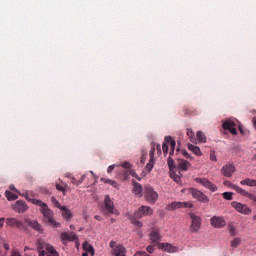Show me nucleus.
Segmentation results:
<instances>
[{"mask_svg": "<svg viewBox=\"0 0 256 256\" xmlns=\"http://www.w3.org/2000/svg\"><path fill=\"white\" fill-rule=\"evenodd\" d=\"M195 181L202 185V187H205V189H209L212 193L217 191V185L213 184V182L209 181L207 178H196Z\"/></svg>", "mask_w": 256, "mask_h": 256, "instance_id": "obj_9", "label": "nucleus"}, {"mask_svg": "<svg viewBox=\"0 0 256 256\" xmlns=\"http://www.w3.org/2000/svg\"><path fill=\"white\" fill-rule=\"evenodd\" d=\"M181 153L183 157H185L186 159H190V161H193V156H191L190 153L187 152V150H182Z\"/></svg>", "mask_w": 256, "mask_h": 256, "instance_id": "obj_40", "label": "nucleus"}, {"mask_svg": "<svg viewBox=\"0 0 256 256\" xmlns=\"http://www.w3.org/2000/svg\"><path fill=\"white\" fill-rule=\"evenodd\" d=\"M141 163H142V164L145 163V156H142V157H141Z\"/></svg>", "mask_w": 256, "mask_h": 256, "instance_id": "obj_59", "label": "nucleus"}, {"mask_svg": "<svg viewBox=\"0 0 256 256\" xmlns=\"http://www.w3.org/2000/svg\"><path fill=\"white\" fill-rule=\"evenodd\" d=\"M210 161L217 162V156L215 155V151L210 152Z\"/></svg>", "mask_w": 256, "mask_h": 256, "instance_id": "obj_48", "label": "nucleus"}, {"mask_svg": "<svg viewBox=\"0 0 256 256\" xmlns=\"http://www.w3.org/2000/svg\"><path fill=\"white\" fill-rule=\"evenodd\" d=\"M61 241H77V235L75 233L71 232L70 234L67 232H63L60 235Z\"/></svg>", "mask_w": 256, "mask_h": 256, "instance_id": "obj_19", "label": "nucleus"}, {"mask_svg": "<svg viewBox=\"0 0 256 256\" xmlns=\"http://www.w3.org/2000/svg\"><path fill=\"white\" fill-rule=\"evenodd\" d=\"M186 111V115H193V111H191L190 109H185Z\"/></svg>", "mask_w": 256, "mask_h": 256, "instance_id": "obj_57", "label": "nucleus"}, {"mask_svg": "<svg viewBox=\"0 0 256 256\" xmlns=\"http://www.w3.org/2000/svg\"><path fill=\"white\" fill-rule=\"evenodd\" d=\"M196 139L197 143H207V136H205V133H203V131H198L196 133Z\"/></svg>", "mask_w": 256, "mask_h": 256, "instance_id": "obj_25", "label": "nucleus"}, {"mask_svg": "<svg viewBox=\"0 0 256 256\" xmlns=\"http://www.w3.org/2000/svg\"><path fill=\"white\" fill-rule=\"evenodd\" d=\"M188 193L192 195L193 199L199 201V203H209V197L205 195L201 190H197L196 188H190Z\"/></svg>", "mask_w": 256, "mask_h": 256, "instance_id": "obj_5", "label": "nucleus"}, {"mask_svg": "<svg viewBox=\"0 0 256 256\" xmlns=\"http://www.w3.org/2000/svg\"><path fill=\"white\" fill-rule=\"evenodd\" d=\"M114 170H115V165H110V166L107 168V173H113Z\"/></svg>", "mask_w": 256, "mask_h": 256, "instance_id": "obj_51", "label": "nucleus"}, {"mask_svg": "<svg viewBox=\"0 0 256 256\" xmlns=\"http://www.w3.org/2000/svg\"><path fill=\"white\" fill-rule=\"evenodd\" d=\"M133 215L136 219H143V217L153 215V208L149 206H141L133 213Z\"/></svg>", "mask_w": 256, "mask_h": 256, "instance_id": "obj_6", "label": "nucleus"}, {"mask_svg": "<svg viewBox=\"0 0 256 256\" xmlns=\"http://www.w3.org/2000/svg\"><path fill=\"white\" fill-rule=\"evenodd\" d=\"M85 175H82L81 178L78 180V184L81 185V183H83V181H85Z\"/></svg>", "mask_w": 256, "mask_h": 256, "instance_id": "obj_53", "label": "nucleus"}, {"mask_svg": "<svg viewBox=\"0 0 256 256\" xmlns=\"http://www.w3.org/2000/svg\"><path fill=\"white\" fill-rule=\"evenodd\" d=\"M24 224L26 225V227H31L32 229H34V231H37L38 233H43V226L37 221L25 219Z\"/></svg>", "mask_w": 256, "mask_h": 256, "instance_id": "obj_13", "label": "nucleus"}, {"mask_svg": "<svg viewBox=\"0 0 256 256\" xmlns=\"http://www.w3.org/2000/svg\"><path fill=\"white\" fill-rule=\"evenodd\" d=\"M5 225V218H0V229Z\"/></svg>", "mask_w": 256, "mask_h": 256, "instance_id": "obj_54", "label": "nucleus"}, {"mask_svg": "<svg viewBox=\"0 0 256 256\" xmlns=\"http://www.w3.org/2000/svg\"><path fill=\"white\" fill-rule=\"evenodd\" d=\"M228 231L230 232V234L232 235V236H235L236 235V230H235V226H233V225H229L228 226Z\"/></svg>", "mask_w": 256, "mask_h": 256, "instance_id": "obj_45", "label": "nucleus"}, {"mask_svg": "<svg viewBox=\"0 0 256 256\" xmlns=\"http://www.w3.org/2000/svg\"><path fill=\"white\" fill-rule=\"evenodd\" d=\"M56 189L57 191H62V193L65 195V191H67V184L63 182H61V184L56 183Z\"/></svg>", "mask_w": 256, "mask_h": 256, "instance_id": "obj_33", "label": "nucleus"}, {"mask_svg": "<svg viewBox=\"0 0 256 256\" xmlns=\"http://www.w3.org/2000/svg\"><path fill=\"white\" fill-rule=\"evenodd\" d=\"M221 173L224 177H233V173H235V166L233 164H226L222 167Z\"/></svg>", "mask_w": 256, "mask_h": 256, "instance_id": "obj_15", "label": "nucleus"}, {"mask_svg": "<svg viewBox=\"0 0 256 256\" xmlns=\"http://www.w3.org/2000/svg\"><path fill=\"white\" fill-rule=\"evenodd\" d=\"M147 175V170H144L142 173H141V177H145Z\"/></svg>", "mask_w": 256, "mask_h": 256, "instance_id": "obj_58", "label": "nucleus"}, {"mask_svg": "<svg viewBox=\"0 0 256 256\" xmlns=\"http://www.w3.org/2000/svg\"><path fill=\"white\" fill-rule=\"evenodd\" d=\"M242 185H247L248 187H256V180L246 178L240 181Z\"/></svg>", "mask_w": 256, "mask_h": 256, "instance_id": "obj_28", "label": "nucleus"}, {"mask_svg": "<svg viewBox=\"0 0 256 256\" xmlns=\"http://www.w3.org/2000/svg\"><path fill=\"white\" fill-rule=\"evenodd\" d=\"M150 161H154L155 159V147H152L149 152Z\"/></svg>", "mask_w": 256, "mask_h": 256, "instance_id": "obj_44", "label": "nucleus"}, {"mask_svg": "<svg viewBox=\"0 0 256 256\" xmlns=\"http://www.w3.org/2000/svg\"><path fill=\"white\" fill-rule=\"evenodd\" d=\"M167 163H168V167H169L170 171H173V169H175V160H173L171 158V154H169V157L167 159Z\"/></svg>", "mask_w": 256, "mask_h": 256, "instance_id": "obj_35", "label": "nucleus"}, {"mask_svg": "<svg viewBox=\"0 0 256 256\" xmlns=\"http://www.w3.org/2000/svg\"><path fill=\"white\" fill-rule=\"evenodd\" d=\"M82 256H89V254H87V252L83 253Z\"/></svg>", "mask_w": 256, "mask_h": 256, "instance_id": "obj_60", "label": "nucleus"}, {"mask_svg": "<svg viewBox=\"0 0 256 256\" xmlns=\"http://www.w3.org/2000/svg\"><path fill=\"white\" fill-rule=\"evenodd\" d=\"M254 219H256V216H254Z\"/></svg>", "mask_w": 256, "mask_h": 256, "instance_id": "obj_64", "label": "nucleus"}, {"mask_svg": "<svg viewBox=\"0 0 256 256\" xmlns=\"http://www.w3.org/2000/svg\"><path fill=\"white\" fill-rule=\"evenodd\" d=\"M94 219H96V221H102L103 220V218L100 215L94 216Z\"/></svg>", "mask_w": 256, "mask_h": 256, "instance_id": "obj_56", "label": "nucleus"}, {"mask_svg": "<svg viewBox=\"0 0 256 256\" xmlns=\"http://www.w3.org/2000/svg\"><path fill=\"white\" fill-rule=\"evenodd\" d=\"M223 129L229 131L232 135H237V129H235V122L227 120L222 124Z\"/></svg>", "mask_w": 256, "mask_h": 256, "instance_id": "obj_16", "label": "nucleus"}, {"mask_svg": "<svg viewBox=\"0 0 256 256\" xmlns=\"http://www.w3.org/2000/svg\"><path fill=\"white\" fill-rule=\"evenodd\" d=\"M187 135H188L189 140L191 141V143L197 144V137L195 136V132H193V129L188 128L187 129Z\"/></svg>", "mask_w": 256, "mask_h": 256, "instance_id": "obj_27", "label": "nucleus"}, {"mask_svg": "<svg viewBox=\"0 0 256 256\" xmlns=\"http://www.w3.org/2000/svg\"><path fill=\"white\" fill-rule=\"evenodd\" d=\"M6 225H8V227H17V229H19L23 226V222L17 220V218H7Z\"/></svg>", "mask_w": 256, "mask_h": 256, "instance_id": "obj_18", "label": "nucleus"}, {"mask_svg": "<svg viewBox=\"0 0 256 256\" xmlns=\"http://www.w3.org/2000/svg\"><path fill=\"white\" fill-rule=\"evenodd\" d=\"M150 241H152L155 245H158V243L161 241V232L159 231V228H152L150 232Z\"/></svg>", "mask_w": 256, "mask_h": 256, "instance_id": "obj_14", "label": "nucleus"}, {"mask_svg": "<svg viewBox=\"0 0 256 256\" xmlns=\"http://www.w3.org/2000/svg\"><path fill=\"white\" fill-rule=\"evenodd\" d=\"M68 177L71 179V184L72 185L79 186V180L75 179V177H71V176H68Z\"/></svg>", "mask_w": 256, "mask_h": 256, "instance_id": "obj_49", "label": "nucleus"}, {"mask_svg": "<svg viewBox=\"0 0 256 256\" xmlns=\"http://www.w3.org/2000/svg\"><path fill=\"white\" fill-rule=\"evenodd\" d=\"M239 245H241V239L235 238L234 240H232L231 247H233V249H237Z\"/></svg>", "mask_w": 256, "mask_h": 256, "instance_id": "obj_38", "label": "nucleus"}, {"mask_svg": "<svg viewBox=\"0 0 256 256\" xmlns=\"http://www.w3.org/2000/svg\"><path fill=\"white\" fill-rule=\"evenodd\" d=\"M167 211H176V209H183L181 202L174 201L167 205Z\"/></svg>", "mask_w": 256, "mask_h": 256, "instance_id": "obj_22", "label": "nucleus"}, {"mask_svg": "<svg viewBox=\"0 0 256 256\" xmlns=\"http://www.w3.org/2000/svg\"><path fill=\"white\" fill-rule=\"evenodd\" d=\"M210 221H211L212 227H216L218 229H221L226 225L225 218L221 216H213L210 219Z\"/></svg>", "mask_w": 256, "mask_h": 256, "instance_id": "obj_12", "label": "nucleus"}, {"mask_svg": "<svg viewBox=\"0 0 256 256\" xmlns=\"http://www.w3.org/2000/svg\"><path fill=\"white\" fill-rule=\"evenodd\" d=\"M188 150L192 151V153L197 155V157H201L203 155V152H201V148H199V146L188 144Z\"/></svg>", "mask_w": 256, "mask_h": 256, "instance_id": "obj_24", "label": "nucleus"}, {"mask_svg": "<svg viewBox=\"0 0 256 256\" xmlns=\"http://www.w3.org/2000/svg\"><path fill=\"white\" fill-rule=\"evenodd\" d=\"M153 167H155V161L149 160L144 169L147 171V173H149L150 171H153Z\"/></svg>", "mask_w": 256, "mask_h": 256, "instance_id": "obj_34", "label": "nucleus"}, {"mask_svg": "<svg viewBox=\"0 0 256 256\" xmlns=\"http://www.w3.org/2000/svg\"><path fill=\"white\" fill-rule=\"evenodd\" d=\"M141 218H135V214L130 216V221L132 225H135L136 227H143V222L139 221Z\"/></svg>", "mask_w": 256, "mask_h": 256, "instance_id": "obj_29", "label": "nucleus"}, {"mask_svg": "<svg viewBox=\"0 0 256 256\" xmlns=\"http://www.w3.org/2000/svg\"><path fill=\"white\" fill-rule=\"evenodd\" d=\"M156 151H157L158 155H161V144H157Z\"/></svg>", "mask_w": 256, "mask_h": 256, "instance_id": "obj_52", "label": "nucleus"}, {"mask_svg": "<svg viewBox=\"0 0 256 256\" xmlns=\"http://www.w3.org/2000/svg\"><path fill=\"white\" fill-rule=\"evenodd\" d=\"M60 211H62V217L66 219V221L72 219L73 214L71 213V210L67 209V207H60Z\"/></svg>", "mask_w": 256, "mask_h": 256, "instance_id": "obj_23", "label": "nucleus"}, {"mask_svg": "<svg viewBox=\"0 0 256 256\" xmlns=\"http://www.w3.org/2000/svg\"><path fill=\"white\" fill-rule=\"evenodd\" d=\"M121 167H122L123 169L131 170V163H129V162H123L122 165H121Z\"/></svg>", "mask_w": 256, "mask_h": 256, "instance_id": "obj_47", "label": "nucleus"}, {"mask_svg": "<svg viewBox=\"0 0 256 256\" xmlns=\"http://www.w3.org/2000/svg\"><path fill=\"white\" fill-rule=\"evenodd\" d=\"M162 151L164 153V156L167 157V153H169V143L165 142V140L162 144Z\"/></svg>", "mask_w": 256, "mask_h": 256, "instance_id": "obj_37", "label": "nucleus"}, {"mask_svg": "<svg viewBox=\"0 0 256 256\" xmlns=\"http://www.w3.org/2000/svg\"><path fill=\"white\" fill-rule=\"evenodd\" d=\"M178 167L181 171H189L191 163L185 159H178Z\"/></svg>", "mask_w": 256, "mask_h": 256, "instance_id": "obj_21", "label": "nucleus"}, {"mask_svg": "<svg viewBox=\"0 0 256 256\" xmlns=\"http://www.w3.org/2000/svg\"><path fill=\"white\" fill-rule=\"evenodd\" d=\"M231 207L238 213H242V215H251V208L241 202L233 201L231 202Z\"/></svg>", "mask_w": 256, "mask_h": 256, "instance_id": "obj_7", "label": "nucleus"}, {"mask_svg": "<svg viewBox=\"0 0 256 256\" xmlns=\"http://www.w3.org/2000/svg\"><path fill=\"white\" fill-rule=\"evenodd\" d=\"M27 250H29V247L26 246L25 249H24V251H27Z\"/></svg>", "mask_w": 256, "mask_h": 256, "instance_id": "obj_62", "label": "nucleus"}, {"mask_svg": "<svg viewBox=\"0 0 256 256\" xmlns=\"http://www.w3.org/2000/svg\"><path fill=\"white\" fill-rule=\"evenodd\" d=\"M132 183H133L132 193H134V195H139L141 197L143 195V186H141V184L136 182L135 180H132Z\"/></svg>", "mask_w": 256, "mask_h": 256, "instance_id": "obj_20", "label": "nucleus"}, {"mask_svg": "<svg viewBox=\"0 0 256 256\" xmlns=\"http://www.w3.org/2000/svg\"><path fill=\"white\" fill-rule=\"evenodd\" d=\"M223 185H225L226 187H229L230 189H233L234 191H236V193H239V195H242V197H247V199H252L256 201L255 195L247 192L246 190H243L241 187L231 183L230 181H224Z\"/></svg>", "mask_w": 256, "mask_h": 256, "instance_id": "obj_4", "label": "nucleus"}, {"mask_svg": "<svg viewBox=\"0 0 256 256\" xmlns=\"http://www.w3.org/2000/svg\"><path fill=\"white\" fill-rule=\"evenodd\" d=\"M25 197L26 200L30 201V203H33V205L40 207V213L43 215L44 222L47 223V225L54 227V229H59V227H61V223L56 222L55 218L53 217V210H51L45 202L37 199H30L28 195Z\"/></svg>", "mask_w": 256, "mask_h": 256, "instance_id": "obj_1", "label": "nucleus"}, {"mask_svg": "<svg viewBox=\"0 0 256 256\" xmlns=\"http://www.w3.org/2000/svg\"><path fill=\"white\" fill-rule=\"evenodd\" d=\"M129 174L131 175V177H135V179H137V181H141V177H139V175L137 174V172H135V170H129Z\"/></svg>", "mask_w": 256, "mask_h": 256, "instance_id": "obj_42", "label": "nucleus"}, {"mask_svg": "<svg viewBox=\"0 0 256 256\" xmlns=\"http://www.w3.org/2000/svg\"><path fill=\"white\" fill-rule=\"evenodd\" d=\"M170 177L175 181V183H179V181H181V177L177 174H171Z\"/></svg>", "mask_w": 256, "mask_h": 256, "instance_id": "obj_46", "label": "nucleus"}, {"mask_svg": "<svg viewBox=\"0 0 256 256\" xmlns=\"http://www.w3.org/2000/svg\"><path fill=\"white\" fill-rule=\"evenodd\" d=\"M70 229H75V226L74 225H70Z\"/></svg>", "mask_w": 256, "mask_h": 256, "instance_id": "obj_61", "label": "nucleus"}, {"mask_svg": "<svg viewBox=\"0 0 256 256\" xmlns=\"http://www.w3.org/2000/svg\"><path fill=\"white\" fill-rule=\"evenodd\" d=\"M5 196L8 199V201H15L19 198V196H17L16 194H14L13 192L7 190L5 192Z\"/></svg>", "mask_w": 256, "mask_h": 256, "instance_id": "obj_31", "label": "nucleus"}, {"mask_svg": "<svg viewBox=\"0 0 256 256\" xmlns=\"http://www.w3.org/2000/svg\"><path fill=\"white\" fill-rule=\"evenodd\" d=\"M5 249L9 250V246L5 245Z\"/></svg>", "mask_w": 256, "mask_h": 256, "instance_id": "obj_63", "label": "nucleus"}, {"mask_svg": "<svg viewBox=\"0 0 256 256\" xmlns=\"http://www.w3.org/2000/svg\"><path fill=\"white\" fill-rule=\"evenodd\" d=\"M104 206L108 213L111 215H119V211L115 209V203L111 201V197L106 195L104 198Z\"/></svg>", "mask_w": 256, "mask_h": 256, "instance_id": "obj_8", "label": "nucleus"}, {"mask_svg": "<svg viewBox=\"0 0 256 256\" xmlns=\"http://www.w3.org/2000/svg\"><path fill=\"white\" fill-rule=\"evenodd\" d=\"M190 219L192 232L197 233L201 229V217L195 215V213H190Z\"/></svg>", "mask_w": 256, "mask_h": 256, "instance_id": "obj_10", "label": "nucleus"}, {"mask_svg": "<svg viewBox=\"0 0 256 256\" xmlns=\"http://www.w3.org/2000/svg\"><path fill=\"white\" fill-rule=\"evenodd\" d=\"M182 209H192L193 204L190 202H181Z\"/></svg>", "mask_w": 256, "mask_h": 256, "instance_id": "obj_41", "label": "nucleus"}, {"mask_svg": "<svg viewBox=\"0 0 256 256\" xmlns=\"http://www.w3.org/2000/svg\"><path fill=\"white\" fill-rule=\"evenodd\" d=\"M37 249L39 256H59V252L43 239L37 240Z\"/></svg>", "mask_w": 256, "mask_h": 256, "instance_id": "obj_2", "label": "nucleus"}, {"mask_svg": "<svg viewBox=\"0 0 256 256\" xmlns=\"http://www.w3.org/2000/svg\"><path fill=\"white\" fill-rule=\"evenodd\" d=\"M144 199L147 201V203L155 205V203H157V199H159V193H157V191H155L153 187L145 186Z\"/></svg>", "mask_w": 256, "mask_h": 256, "instance_id": "obj_3", "label": "nucleus"}, {"mask_svg": "<svg viewBox=\"0 0 256 256\" xmlns=\"http://www.w3.org/2000/svg\"><path fill=\"white\" fill-rule=\"evenodd\" d=\"M163 249L164 251H167V253H175V251H177V248H175L169 243L163 244Z\"/></svg>", "mask_w": 256, "mask_h": 256, "instance_id": "obj_30", "label": "nucleus"}, {"mask_svg": "<svg viewBox=\"0 0 256 256\" xmlns=\"http://www.w3.org/2000/svg\"><path fill=\"white\" fill-rule=\"evenodd\" d=\"M10 189L11 191H15L16 193H19V190H17V188H15L14 185H10Z\"/></svg>", "mask_w": 256, "mask_h": 256, "instance_id": "obj_55", "label": "nucleus"}, {"mask_svg": "<svg viewBox=\"0 0 256 256\" xmlns=\"http://www.w3.org/2000/svg\"><path fill=\"white\" fill-rule=\"evenodd\" d=\"M50 201H51L53 207H56V209H61V207H63V206H61V203H59L57 201V198H55L54 196L51 197Z\"/></svg>", "mask_w": 256, "mask_h": 256, "instance_id": "obj_36", "label": "nucleus"}, {"mask_svg": "<svg viewBox=\"0 0 256 256\" xmlns=\"http://www.w3.org/2000/svg\"><path fill=\"white\" fill-rule=\"evenodd\" d=\"M223 198L226 199V201H233V193L232 192H224L222 194Z\"/></svg>", "mask_w": 256, "mask_h": 256, "instance_id": "obj_39", "label": "nucleus"}, {"mask_svg": "<svg viewBox=\"0 0 256 256\" xmlns=\"http://www.w3.org/2000/svg\"><path fill=\"white\" fill-rule=\"evenodd\" d=\"M129 170H124L122 173V181H127L129 179Z\"/></svg>", "mask_w": 256, "mask_h": 256, "instance_id": "obj_43", "label": "nucleus"}, {"mask_svg": "<svg viewBox=\"0 0 256 256\" xmlns=\"http://www.w3.org/2000/svg\"><path fill=\"white\" fill-rule=\"evenodd\" d=\"M12 209L15 213H25L29 209V206L25 201L18 200L12 205Z\"/></svg>", "mask_w": 256, "mask_h": 256, "instance_id": "obj_11", "label": "nucleus"}, {"mask_svg": "<svg viewBox=\"0 0 256 256\" xmlns=\"http://www.w3.org/2000/svg\"><path fill=\"white\" fill-rule=\"evenodd\" d=\"M165 143H168L170 145V157H173L175 155V147L177 145V142L173 139L171 136H166L165 137Z\"/></svg>", "mask_w": 256, "mask_h": 256, "instance_id": "obj_17", "label": "nucleus"}, {"mask_svg": "<svg viewBox=\"0 0 256 256\" xmlns=\"http://www.w3.org/2000/svg\"><path fill=\"white\" fill-rule=\"evenodd\" d=\"M101 181L103 183H106L108 185H111L112 187H114L115 189H119V184L117 183V181L115 180H111V179H108V178H101Z\"/></svg>", "mask_w": 256, "mask_h": 256, "instance_id": "obj_26", "label": "nucleus"}, {"mask_svg": "<svg viewBox=\"0 0 256 256\" xmlns=\"http://www.w3.org/2000/svg\"><path fill=\"white\" fill-rule=\"evenodd\" d=\"M146 251H148V253H154L155 252V246L154 245H149L146 248Z\"/></svg>", "mask_w": 256, "mask_h": 256, "instance_id": "obj_50", "label": "nucleus"}, {"mask_svg": "<svg viewBox=\"0 0 256 256\" xmlns=\"http://www.w3.org/2000/svg\"><path fill=\"white\" fill-rule=\"evenodd\" d=\"M84 249L87 251V253H90L91 256H95V249L91 244L85 243L83 245Z\"/></svg>", "mask_w": 256, "mask_h": 256, "instance_id": "obj_32", "label": "nucleus"}]
</instances>
